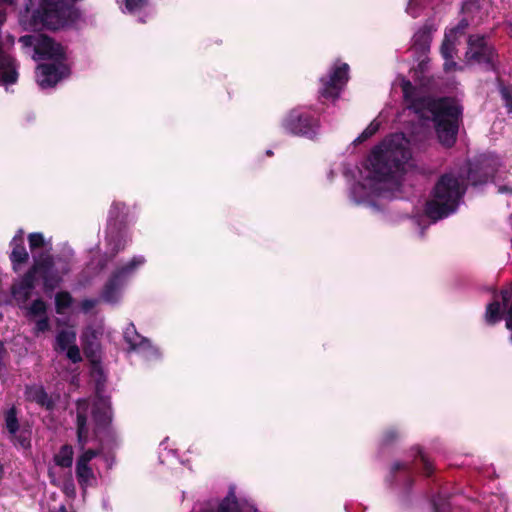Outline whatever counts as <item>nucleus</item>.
<instances>
[{"label": "nucleus", "instance_id": "obj_1", "mask_svg": "<svg viewBox=\"0 0 512 512\" xmlns=\"http://www.w3.org/2000/svg\"><path fill=\"white\" fill-rule=\"evenodd\" d=\"M411 158L410 141L396 133L376 146L361 172V180L352 189V198L357 203L373 198H390L400 187V178Z\"/></svg>", "mask_w": 512, "mask_h": 512}, {"label": "nucleus", "instance_id": "obj_2", "mask_svg": "<svg viewBox=\"0 0 512 512\" xmlns=\"http://www.w3.org/2000/svg\"><path fill=\"white\" fill-rule=\"evenodd\" d=\"M82 342L85 354L93 363V375L99 376L96 384V397L93 401L80 400L77 402L76 429L77 442L81 449L94 439H101L112 419V411L108 397L103 395L102 370L98 365L99 345L96 341V333L86 329L82 334Z\"/></svg>", "mask_w": 512, "mask_h": 512}, {"label": "nucleus", "instance_id": "obj_3", "mask_svg": "<svg viewBox=\"0 0 512 512\" xmlns=\"http://www.w3.org/2000/svg\"><path fill=\"white\" fill-rule=\"evenodd\" d=\"M404 98L409 102V110L421 120H432L435 124L439 141L447 147L454 144L458 130L461 108L453 99L416 98V91L409 81L401 83Z\"/></svg>", "mask_w": 512, "mask_h": 512}, {"label": "nucleus", "instance_id": "obj_4", "mask_svg": "<svg viewBox=\"0 0 512 512\" xmlns=\"http://www.w3.org/2000/svg\"><path fill=\"white\" fill-rule=\"evenodd\" d=\"M24 47L34 49L33 59L46 61L36 69V82L42 89L52 88L69 75L63 47L43 35H26L20 38Z\"/></svg>", "mask_w": 512, "mask_h": 512}, {"label": "nucleus", "instance_id": "obj_5", "mask_svg": "<svg viewBox=\"0 0 512 512\" xmlns=\"http://www.w3.org/2000/svg\"><path fill=\"white\" fill-rule=\"evenodd\" d=\"M70 271L68 261L60 257L40 255L25 276L13 286V296L18 302H25L30 297L37 278L43 280L45 291H53Z\"/></svg>", "mask_w": 512, "mask_h": 512}, {"label": "nucleus", "instance_id": "obj_6", "mask_svg": "<svg viewBox=\"0 0 512 512\" xmlns=\"http://www.w3.org/2000/svg\"><path fill=\"white\" fill-rule=\"evenodd\" d=\"M35 1L29 0L20 12L19 23L25 30L59 29L75 18L73 7L60 0H40L37 10L33 9Z\"/></svg>", "mask_w": 512, "mask_h": 512}, {"label": "nucleus", "instance_id": "obj_7", "mask_svg": "<svg viewBox=\"0 0 512 512\" xmlns=\"http://www.w3.org/2000/svg\"><path fill=\"white\" fill-rule=\"evenodd\" d=\"M465 182L462 176L453 173L444 175L437 183L432 198L427 202L425 212L433 221L453 213L464 193Z\"/></svg>", "mask_w": 512, "mask_h": 512}, {"label": "nucleus", "instance_id": "obj_8", "mask_svg": "<svg viewBox=\"0 0 512 512\" xmlns=\"http://www.w3.org/2000/svg\"><path fill=\"white\" fill-rule=\"evenodd\" d=\"M144 263L145 259L143 256H135L117 269L102 291L101 298L103 301L110 304L117 303L121 298L122 289L127 279Z\"/></svg>", "mask_w": 512, "mask_h": 512}, {"label": "nucleus", "instance_id": "obj_9", "mask_svg": "<svg viewBox=\"0 0 512 512\" xmlns=\"http://www.w3.org/2000/svg\"><path fill=\"white\" fill-rule=\"evenodd\" d=\"M349 79V66L335 62L328 75L321 78L320 94L326 99L335 100Z\"/></svg>", "mask_w": 512, "mask_h": 512}, {"label": "nucleus", "instance_id": "obj_10", "mask_svg": "<svg viewBox=\"0 0 512 512\" xmlns=\"http://www.w3.org/2000/svg\"><path fill=\"white\" fill-rule=\"evenodd\" d=\"M101 453V450L87 449L84 450L76 460L75 473L76 478L85 491L88 487H92L97 483V472L91 461Z\"/></svg>", "mask_w": 512, "mask_h": 512}, {"label": "nucleus", "instance_id": "obj_11", "mask_svg": "<svg viewBox=\"0 0 512 512\" xmlns=\"http://www.w3.org/2000/svg\"><path fill=\"white\" fill-rule=\"evenodd\" d=\"M283 127L292 134L312 137L316 134L318 122L299 111L293 110L283 120Z\"/></svg>", "mask_w": 512, "mask_h": 512}, {"label": "nucleus", "instance_id": "obj_12", "mask_svg": "<svg viewBox=\"0 0 512 512\" xmlns=\"http://www.w3.org/2000/svg\"><path fill=\"white\" fill-rule=\"evenodd\" d=\"M466 27L467 23L465 21H461L456 27L451 28L445 34L441 45V54L444 58V69L447 72L457 68L456 63L453 61L455 47L459 37L463 35Z\"/></svg>", "mask_w": 512, "mask_h": 512}, {"label": "nucleus", "instance_id": "obj_13", "mask_svg": "<svg viewBox=\"0 0 512 512\" xmlns=\"http://www.w3.org/2000/svg\"><path fill=\"white\" fill-rule=\"evenodd\" d=\"M124 339L131 350L143 355L148 360L160 355L158 348L153 346L148 339L139 335L133 324H129L125 328Z\"/></svg>", "mask_w": 512, "mask_h": 512}, {"label": "nucleus", "instance_id": "obj_14", "mask_svg": "<svg viewBox=\"0 0 512 512\" xmlns=\"http://www.w3.org/2000/svg\"><path fill=\"white\" fill-rule=\"evenodd\" d=\"M494 57V50L487 44L485 38L479 35H473L468 40V50L466 52L467 62H491Z\"/></svg>", "mask_w": 512, "mask_h": 512}, {"label": "nucleus", "instance_id": "obj_15", "mask_svg": "<svg viewBox=\"0 0 512 512\" xmlns=\"http://www.w3.org/2000/svg\"><path fill=\"white\" fill-rule=\"evenodd\" d=\"M11 254L10 260L13 265V269L15 271L19 270V266L25 263L28 258V252L24 247V231L22 229L18 230L13 239L11 240Z\"/></svg>", "mask_w": 512, "mask_h": 512}, {"label": "nucleus", "instance_id": "obj_16", "mask_svg": "<svg viewBox=\"0 0 512 512\" xmlns=\"http://www.w3.org/2000/svg\"><path fill=\"white\" fill-rule=\"evenodd\" d=\"M499 160L497 158H486L481 162L480 171L486 176L493 178V181L498 187V193L500 194H512V183L501 184L499 182V176L496 175L498 172Z\"/></svg>", "mask_w": 512, "mask_h": 512}, {"label": "nucleus", "instance_id": "obj_17", "mask_svg": "<svg viewBox=\"0 0 512 512\" xmlns=\"http://www.w3.org/2000/svg\"><path fill=\"white\" fill-rule=\"evenodd\" d=\"M26 397L28 400L36 402L47 410H52L54 401L50 398L42 386H30L26 389Z\"/></svg>", "mask_w": 512, "mask_h": 512}, {"label": "nucleus", "instance_id": "obj_18", "mask_svg": "<svg viewBox=\"0 0 512 512\" xmlns=\"http://www.w3.org/2000/svg\"><path fill=\"white\" fill-rule=\"evenodd\" d=\"M123 12L138 16L140 21H144L142 15L150 11L149 0H125Z\"/></svg>", "mask_w": 512, "mask_h": 512}, {"label": "nucleus", "instance_id": "obj_19", "mask_svg": "<svg viewBox=\"0 0 512 512\" xmlns=\"http://www.w3.org/2000/svg\"><path fill=\"white\" fill-rule=\"evenodd\" d=\"M28 240L31 252L34 255V259L38 258L40 255H44L43 253L37 255L38 250H40L41 252H49L51 250L50 241L46 240L43 234L41 233H31L28 236Z\"/></svg>", "mask_w": 512, "mask_h": 512}, {"label": "nucleus", "instance_id": "obj_20", "mask_svg": "<svg viewBox=\"0 0 512 512\" xmlns=\"http://www.w3.org/2000/svg\"><path fill=\"white\" fill-rule=\"evenodd\" d=\"M76 344V332L74 330H61L56 336V350L64 352Z\"/></svg>", "mask_w": 512, "mask_h": 512}, {"label": "nucleus", "instance_id": "obj_21", "mask_svg": "<svg viewBox=\"0 0 512 512\" xmlns=\"http://www.w3.org/2000/svg\"><path fill=\"white\" fill-rule=\"evenodd\" d=\"M56 465L61 467H70L73 462V448L70 445H64L60 448L54 457Z\"/></svg>", "mask_w": 512, "mask_h": 512}, {"label": "nucleus", "instance_id": "obj_22", "mask_svg": "<svg viewBox=\"0 0 512 512\" xmlns=\"http://www.w3.org/2000/svg\"><path fill=\"white\" fill-rule=\"evenodd\" d=\"M502 312H504L503 305L499 302H493L487 306L485 313V320L489 324H495L501 320Z\"/></svg>", "mask_w": 512, "mask_h": 512}, {"label": "nucleus", "instance_id": "obj_23", "mask_svg": "<svg viewBox=\"0 0 512 512\" xmlns=\"http://www.w3.org/2000/svg\"><path fill=\"white\" fill-rule=\"evenodd\" d=\"M72 304V297L67 292H59L55 296V305L57 313H64Z\"/></svg>", "mask_w": 512, "mask_h": 512}, {"label": "nucleus", "instance_id": "obj_24", "mask_svg": "<svg viewBox=\"0 0 512 512\" xmlns=\"http://www.w3.org/2000/svg\"><path fill=\"white\" fill-rule=\"evenodd\" d=\"M430 43V35L426 30H420L413 37V45L421 51L428 49Z\"/></svg>", "mask_w": 512, "mask_h": 512}, {"label": "nucleus", "instance_id": "obj_25", "mask_svg": "<svg viewBox=\"0 0 512 512\" xmlns=\"http://www.w3.org/2000/svg\"><path fill=\"white\" fill-rule=\"evenodd\" d=\"M6 428L10 434L14 435L19 428L15 408H10L5 415Z\"/></svg>", "mask_w": 512, "mask_h": 512}, {"label": "nucleus", "instance_id": "obj_26", "mask_svg": "<svg viewBox=\"0 0 512 512\" xmlns=\"http://www.w3.org/2000/svg\"><path fill=\"white\" fill-rule=\"evenodd\" d=\"M46 304L44 301L37 299L35 300L31 306L28 308V314L32 317H42L46 316Z\"/></svg>", "mask_w": 512, "mask_h": 512}, {"label": "nucleus", "instance_id": "obj_27", "mask_svg": "<svg viewBox=\"0 0 512 512\" xmlns=\"http://www.w3.org/2000/svg\"><path fill=\"white\" fill-rule=\"evenodd\" d=\"M379 127L380 122L378 121V119L373 120L355 141L362 142L370 138L379 130Z\"/></svg>", "mask_w": 512, "mask_h": 512}, {"label": "nucleus", "instance_id": "obj_28", "mask_svg": "<svg viewBox=\"0 0 512 512\" xmlns=\"http://www.w3.org/2000/svg\"><path fill=\"white\" fill-rule=\"evenodd\" d=\"M65 352L67 358L71 360L73 363H78L82 360L80 349L76 344L66 349Z\"/></svg>", "mask_w": 512, "mask_h": 512}, {"label": "nucleus", "instance_id": "obj_29", "mask_svg": "<svg viewBox=\"0 0 512 512\" xmlns=\"http://www.w3.org/2000/svg\"><path fill=\"white\" fill-rule=\"evenodd\" d=\"M47 330H49V320L46 316H42L36 322L35 332L41 333V332H45Z\"/></svg>", "mask_w": 512, "mask_h": 512}, {"label": "nucleus", "instance_id": "obj_30", "mask_svg": "<svg viewBox=\"0 0 512 512\" xmlns=\"http://www.w3.org/2000/svg\"><path fill=\"white\" fill-rule=\"evenodd\" d=\"M406 12L414 18L417 17L419 15L418 0H409Z\"/></svg>", "mask_w": 512, "mask_h": 512}, {"label": "nucleus", "instance_id": "obj_31", "mask_svg": "<svg viewBox=\"0 0 512 512\" xmlns=\"http://www.w3.org/2000/svg\"><path fill=\"white\" fill-rule=\"evenodd\" d=\"M501 94L505 101V105L508 108V111L512 112V91L508 90L507 88H502Z\"/></svg>", "mask_w": 512, "mask_h": 512}, {"label": "nucleus", "instance_id": "obj_32", "mask_svg": "<svg viewBox=\"0 0 512 512\" xmlns=\"http://www.w3.org/2000/svg\"><path fill=\"white\" fill-rule=\"evenodd\" d=\"M126 239L121 237L118 240H109V245L112 246L111 250L113 253L118 252L119 250L123 249L126 244Z\"/></svg>", "mask_w": 512, "mask_h": 512}, {"label": "nucleus", "instance_id": "obj_33", "mask_svg": "<svg viewBox=\"0 0 512 512\" xmlns=\"http://www.w3.org/2000/svg\"><path fill=\"white\" fill-rule=\"evenodd\" d=\"M64 493L69 497H74L76 494L75 485L72 481L66 483L63 488Z\"/></svg>", "mask_w": 512, "mask_h": 512}, {"label": "nucleus", "instance_id": "obj_34", "mask_svg": "<svg viewBox=\"0 0 512 512\" xmlns=\"http://www.w3.org/2000/svg\"><path fill=\"white\" fill-rule=\"evenodd\" d=\"M97 303L95 299H86L81 303L82 310L87 312L92 309Z\"/></svg>", "mask_w": 512, "mask_h": 512}, {"label": "nucleus", "instance_id": "obj_35", "mask_svg": "<svg viewBox=\"0 0 512 512\" xmlns=\"http://www.w3.org/2000/svg\"><path fill=\"white\" fill-rule=\"evenodd\" d=\"M505 321H506V327L509 330H512V307H509L507 309H504Z\"/></svg>", "mask_w": 512, "mask_h": 512}, {"label": "nucleus", "instance_id": "obj_36", "mask_svg": "<svg viewBox=\"0 0 512 512\" xmlns=\"http://www.w3.org/2000/svg\"><path fill=\"white\" fill-rule=\"evenodd\" d=\"M502 300H503V309L509 308L508 301L510 300L511 293L508 290H504L501 292Z\"/></svg>", "mask_w": 512, "mask_h": 512}, {"label": "nucleus", "instance_id": "obj_37", "mask_svg": "<svg viewBox=\"0 0 512 512\" xmlns=\"http://www.w3.org/2000/svg\"><path fill=\"white\" fill-rule=\"evenodd\" d=\"M468 178L472 181V184H478V181L475 179L474 172L470 171Z\"/></svg>", "mask_w": 512, "mask_h": 512}, {"label": "nucleus", "instance_id": "obj_38", "mask_svg": "<svg viewBox=\"0 0 512 512\" xmlns=\"http://www.w3.org/2000/svg\"><path fill=\"white\" fill-rule=\"evenodd\" d=\"M58 512H67V511H66V508L62 505V506H60Z\"/></svg>", "mask_w": 512, "mask_h": 512}, {"label": "nucleus", "instance_id": "obj_39", "mask_svg": "<svg viewBox=\"0 0 512 512\" xmlns=\"http://www.w3.org/2000/svg\"><path fill=\"white\" fill-rule=\"evenodd\" d=\"M3 1L10 5L14 4V0H3Z\"/></svg>", "mask_w": 512, "mask_h": 512}, {"label": "nucleus", "instance_id": "obj_40", "mask_svg": "<svg viewBox=\"0 0 512 512\" xmlns=\"http://www.w3.org/2000/svg\"><path fill=\"white\" fill-rule=\"evenodd\" d=\"M115 209H120V205L119 204H115L112 208V212L115 210Z\"/></svg>", "mask_w": 512, "mask_h": 512}, {"label": "nucleus", "instance_id": "obj_41", "mask_svg": "<svg viewBox=\"0 0 512 512\" xmlns=\"http://www.w3.org/2000/svg\"><path fill=\"white\" fill-rule=\"evenodd\" d=\"M511 339H512V335H511Z\"/></svg>", "mask_w": 512, "mask_h": 512}]
</instances>
